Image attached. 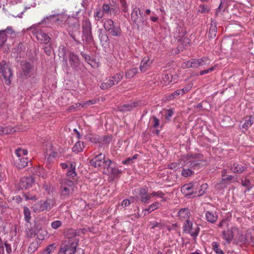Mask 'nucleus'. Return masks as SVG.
I'll return each mask as SVG.
<instances>
[{
	"label": "nucleus",
	"instance_id": "nucleus-26",
	"mask_svg": "<svg viewBox=\"0 0 254 254\" xmlns=\"http://www.w3.org/2000/svg\"><path fill=\"white\" fill-rule=\"evenodd\" d=\"M160 204L159 202H156L150 205L147 208L143 210L144 215L148 214L151 212L159 208Z\"/></svg>",
	"mask_w": 254,
	"mask_h": 254
},
{
	"label": "nucleus",
	"instance_id": "nucleus-64",
	"mask_svg": "<svg viewBox=\"0 0 254 254\" xmlns=\"http://www.w3.org/2000/svg\"><path fill=\"white\" fill-rule=\"evenodd\" d=\"M180 91H181V90H180L179 89V90H177L176 91H175L174 92L172 93L169 96V99H174V98H176L177 96H179L180 95H181Z\"/></svg>",
	"mask_w": 254,
	"mask_h": 254
},
{
	"label": "nucleus",
	"instance_id": "nucleus-42",
	"mask_svg": "<svg viewBox=\"0 0 254 254\" xmlns=\"http://www.w3.org/2000/svg\"><path fill=\"white\" fill-rule=\"evenodd\" d=\"M201 166V164L199 161L198 160H194L190 162V164L189 165V167L191 169H198L200 168V166Z\"/></svg>",
	"mask_w": 254,
	"mask_h": 254
},
{
	"label": "nucleus",
	"instance_id": "nucleus-32",
	"mask_svg": "<svg viewBox=\"0 0 254 254\" xmlns=\"http://www.w3.org/2000/svg\"><path fill=\"white\" fill-rule=\"evenodd\" d=\"M102 166H103L104 170L106 169V171L105 170L104 171V173L108 174L110 172V168H112L113 164L110 159H108L107 160H105V163Z\"/></svg>",
	"mask_w": 254,
	"mask_h": 254
},
{
	"label": "nucleus",
	"instance_id": "nucleus-40",
	"mask_svg": "<svg viewBox=\"0 0 254 254\" xmlns=\"http://www.w3.org/2000/svg\"><path fill=\"white\" fill-rule=\"evenodd\" d=\"M137 154L134 155L132 157H128L126 160L122 161V163L125 165H131L134 162V160L137 158Z\"/></svg>",
	"mask_w": 254,
	"mask_h": 254
},
{
	"label": "nucleus",
	"instance_id": "nucleus-43",
	"mask_svg": "<svg viewBox=\"0 0 254 254\" xmlns=\"http://www.w3.org/2000/svg\"><path fill=\"white\" fill-rule=\"evenodd\" d=\"M195 187V184H188L184 185L182 188V190L184 191H190L191 190H194Z\"/></svg>",
	"mask_w": 254,
	"mask_h": 254
},
{
	"label": "nucleus",
	"instance_id": "nucleus-54",
	"mask_svg": "<svg viewBox=\"0 0 254 254\" xmlns=\"http://www.w3.org/2000/svg\"><path fill=\"white\" fill-rule=\"evenodd\" d=\"M94 16L97 20H100L103 17V12L100 10H97L94 14Z\"/></svg>",
	"mask_w": 254,
	"mask_h": 254
},
{
	"label": "nucleus",
	"instance_id": "nucleus-20",
	"mask_svg": "<svg viewBox=\"0 0 254 254\" xmlns=\"http://www.w3.org/2000/svg\"><path fill=\"white\" fill-rule=\"evenodd\" d=\"M59 56L60 59H62L64 64L67 65V60L66 58V48L64 46H61L59 49Z\"/></svg>",
	"mask_w": 254,
	"mask_h": 254
},
{
	"label": "nucleus",
	"instance_id": "nucleus-1",
	"mask_svg": "<svg viewBox=\"0 0 254 254\" xmlns=\"http://www.w3.org/2000/svg\"><path fill=\"white\" fill-rule=\"evenodd\" d=\"M27 153V150L25 149L18 148L15 150L14 163L17 168L21 169L27 166L29 160L27 157H25Z\"/></svg>",
	"mask_w": 254,
	"mask_h": 254
},
{
	"label": "nucleus",
	"instance_id": "nucleus-5",
	"mask_svg": "<svg viewBox=\"0 0 254 254\" xmlns=\"http://www.w3.org/2000/svg\"><path fill=\"white\" fill-rule=\"evenodd\" d=\"M17 36V33L15 32L11 26H8L4 30H0V45L2 46L7 39H8L9 41H14V39Z\"/></svg>",
	"mask_w": 254,
	"mask_h": 254
},
{
	"label": "nucleus",
	"instance_id": "nucleus-61",
	"mask_svg": "<svg viewBox=\"0 0 254 254\" xmlns=\"http://www.w3.org/2000/svg\"><path fill=\"white\" fill-rule=\"evenodd\" d=\"M180 163H172L168 165L169 168L173 170H177L180 167Z\"/></svg>",
	"mask_w": 254,
	"mask_h": 254
},
{
	"label": "nucleus",
	"instance_id": "nucleus-58",
	"mask_svg": "<svg viewBox=\"0 0 254 254\" xmlns=\"http://www.w3.org/2000/svg\"><path fill=\"white\" fill-rule=\"evenodd\" d=\"M121 172L119 169L115 168L113 165L112 168H110V172L108 174L117 175L120 174Z\"/></svg>",
	"mask_w": 254,
	"mask_h": 254
},
{
	"label": "nucleus",
	"instance_id": "nucleus-50",
	"mask_svg": "<svg viewBox=\"0 0 254 254\" xmlns=\"http://www.w3.org/2000/svg\"><path fill=\"white\" fill-rule=\"evenodd\" d=\"M199 66H205L209 64V60L206 57L199 59Z\"/></svg>",
	"mask_w": 254,
	"mask_h": 254
},
{
	"label": "nucleus",
	"instance_id": "nucleus-14",
	"mask_svg": "<svg viewBox=\"0 0 254 254\" xmlns=\"http://www.w3.org/2000/svg\"><path fill=\"white\" fill-rule=\"evenodd\" d=\"M105 155L100 154L91 160L89 163L91 166L97 168L101 167L105 163Z\"/></svg>",
	"mask_w": 254,
	"mask_h": 254
},
{
	"label": "nucleus",
	"instance_id": "nucleus-62",
	"mask_svg": "<svg viewBox=\"0 0 254 254\" xmlns=\"http://www.w3.org/2000/svg\"><path fill=\"white\" fill-rule=\"evenodd\" d=\"M228 225V221L226 219H223L219 223L218 226L219 228H222L224 227H227Z\"/></svg>",
	"mask_w": 254,
	"mask_h": 254
},
{
	"label": "nucleus",
	"instance_id": "nucleus-24",
	"mask_svg": "<svg viewBox=\"0 0 254 254\" xmlns=\"http://www.w3.org/2000/svg\"><path fill=\"white\" fill-rule=\"evenodd\" d=\"M199 63L198 59H191L184 64L187 68H197L199 67Z\"/></svg>",
	"mask_w": 254,
	"mask_h": 254
},
{
	"label": "nucleus",
	"instance_id": "nucleus-25",
	"mask_svg": "<svg viewBox=\"0 0 254 254\" xmlns=\"http://www.w3.org/2000/svg\"><path fill=\"white\" fill-rule=\"evenodd\" d=\"M206 219L210 223L216 222L218 219L217 215L210 211H206L205 213Z\"/></svg>",
	"mask_w": 254,
	"mask_h": 254
},
{
	"label": "nucleus",
	"instance_id": "nucleus-31",
	"mask_svg": "<svg viewBox=\"0 0 254 254\" xmlns=\"http://www.w3.org/2000/svg\"><path fill=\"white\" fill-rule=\"evenodd\" d=\"M91 31V24L89 19H85L82 23V32Z\"/></svg>",
	"mask_w": 254,
	"mask_h": 254
},
{
	"label": "nucleus",
	"instance_id": "nucleus-47",
	"mask_svg": "<svg viewBox=\"0 0 254 254\" xmlns=\"http://www.w3.org/2000/svg\"><path fill=\"white\" fill-rule=\"evenodd\" d=\"M200 188V189L197 193L198 196H201L205 192L206 190L208 188V185L207 184H203L201 185Z\"/></svg>",
	"mask_w": 254,
	"mask_h": 254
},
{
	"label": "nucleus",
	"instance_id": "nucleus-8",
	"mask_svg": "<svg viewBox=\"0 0 254 254\" xmlns=\"http://www.w3.org/2000/svg\"><path fill=\"white\" fill-rule=\"evenodd\" d=\"M21 71L20 77L22 79H27L33 74V66L29 62L22 61L20 63Z\"/></svg>",
	"mask_w": 254,
	"mask_h": 254
},
{
	"label": "nucleus",
	"instance_id": "nucleus-36",
	"mask_svg": "<svg viewBox=\"0 0 254 254\" xmlns=\"http://www.w3.org/2000/svg\"><path fill=\"white\" fill-rule=\"evenodd\" d=\"M83 39L87 43H91L93 40V36L91 31L82 32Z\"/></svg>",
	"mask_w": 254,
	"mask_h": 254
},
{
	"label": "nucleus",
	"instance_id": "nucleus-18",
	"mask_svg": "<svg viewBox=\"0 0 254 254\" xmlns=\"http://www.w3.org/2000/svg\"><path fill=\"white\" fill-rule=\"evenodd\" d=\"M33 183L34 180L32 177H24L21 179L19 183V186L21 189H26L31 187Z\"/></svg>",
	"mask_w": 254,
	"mask_h": 254
},
{
	"label": "nucleus",
	"instance_id": "nucleus-46",
	"mask_svg": "<svg viewBox=\"0 0 254 254\" xmlns=\"http://www.w3.org/2000/svg\"><path fill=\"white\" fill-rule=\"evenodd\" d=\"M123 76V72L117 73L114 75L113 77L114 80V83L117 84L122 79Z\"/></svg>",
	"mask_w": 254,
	"mask_h": 254
},
{
	"label": "nucleus",
	"instance_id": "nucleus-21",
	"mask_svg": "<svg viewBox=\"0 0 254 254\" xmlns=\"http://www.w3.org/2000/svg\"><path fill=\"white\" fill-rule=\"evenodd\" d=\"M137 106L136 102H133L129 104H126L118 107V110L121 112L130 111Z\"/></svg>",
	"mask_w": 254,
	"mask_h": 254
},
{
	"label": "nucleus",
	"instance_id": "nucleus-49",
	"mask_svg": "<svg viewBox=\"0 0 254 254\" xmlns=\"http://www.w3.org/2000/svg\"><path fill=\"white\" fill-rule=\"evenodd\" d=\"M54 249V244L50 245L43 252L42 254H51Z\"/></svg>",
	"mask_w": 254,
	"mask_h": 254
},
{
	"label": "nucleus",
	"instance_id": "nucleus-38",
	"mask_svg": "<svg viewBox=\"0 0 254 254\" xmlns=\"http://www.w3.org/2000/svg\"><path fill=\"white\" fill-rule=\"evenodd\" d=\"M114 22L110 19H107L104 23V27L107 31L110 30L114 25Z\"/></svg>",
	"mask_w": 254,
	"mask_h": 254
},
{
	"label": "nucleus",
	"instance_id": "nucleus-17",
	"mask_svg": "<svg viewBox=\"0 0 254 254\" xmlns=\"http://www.w3.org/2000/svg\"><path fill=\"white\" fill-rule=\"evenodd\" d=\"M152 61H151L148 57H144L141 61L139 69L142 72H144L148 70L152 64Z\"/></svg>",
	"mask_w": 254,
	"mask_h": 254
},
{
	"label": "nucleus",
	"instance_id": "nucleus-30",
	"mask_svg": "<svg viewBox=\"0 0 254 254\" xmlns=\"http://www.w3.org/2000/svg\"><path fill=\"white\" fill-rule=\"evenodd\" d=\"M137 72L138 69L136 67L132 68L127 70L125 76L127 78H131L137 74Z\"/></svg>",
	"mask_w": 254,
	"mask_h": 254
},
{
	"label": "nucleus",
	"instance_id": "nucleus-45",
	"mask_svg": "<svg viewBox=\"0 0 254 254\" xmlns=\"http://www.w3.org/2000/svg\"><path fill=\"white\" fill-rule=\"evenodd\" d=\"M38 244L37 242L31 243L28 248V253L31 254L33 253L38 248Z\"/></svg>",
	"mask_w": 254,
	"mask_h": 254
},
{
	"label": "nucleus",
	"instance_id": "nucleus-56",
	"mask_svg": "<svg viewBox=\"0 0 254 254\" xmlns=\"http://www.w3.org/2000/svg\"><path fill=\"white\" fill-rule=\"evenodd\" d=\"M102 12H105L106 13H111L112 10H113V9H111L110 6L107 4H103L102 6Z\"/></svg>",
	"mask_w": 254,
	"mask_h": 254
},
{
	"label": "nucleus",
	"instance_id": "nucleus-23",
	"mask_svg": "<svg viewBox=\"0 0 254 254\" xmlns=\"http://www.w3.org/2000/svg\"><path fill=\"white\" fill-rule=\"evenodd\" d=\"M179 216L182 220L189 219L190 212L188 208H182L178 212Z\"/></svg>",
	"mask_w": 254,
	"mask_h": 254
},
{
	"label": "nucleus",
	"instance_id": "nucleus-63",
	"mask_svg": "<svg viewBox=\"0 0 254 254\" xmlns=\"http://www.w3.org/2000/svg\"><path fill=\"white\" fill-rule=\"evenodd\" d=\"M111 87H112V86L110 85V84H109V82L108 81V80H107L106 82H105L104 83H102L100 86V88L103 90L107 89L110 88Z\"/></svg>",
	"mask_w": 254,
	"mask_h": 254
},
{
	"label": "nucleus",
	"instance_id": "nucleus-52",
	"mask_svg": "<svg viewBox=\"0 0 254 254\" xmlns=\"http://www.w3.org/2000/svg\"><path fill=\"white\" fill-rule=\"evenodd\" d=\"M193 174L192 171L190 169H183L182 172V175L184 177H187L191 176Z\"/></svg>",
	"mask_w": 254,
	"mask_h": 254
},
{
	"label": "nucleus",
	"instance_id": "nucleus-16",
	"mask_svg": "<svg viewBox=\"0 0 254 254\" xmlns=\"http://www.w3.org/2000/svg\"><path fill=\"white\" fill-rule=\"evenodd\" d=\"M234 232H239V229L236 227H232L231 229H228L226 231H223L222 232L223 238L225 240L227 243H230L234 237Z\"/></svg>",
	"mask_w": 254,
	"mask_h": 254
},
{
	"label": "nucleus",
	"instance_id": "nucleus-4",
	"mask_svg": "<svg viewBox=\"0 0 254 254\" xmlns=\"http://www.w3.org/2000/svg\"><path fill=\"white\" fill-rule=\"evenodd\" d=\"M131 19L133 23L137 26L139 30L144 28L146 20L142 16V13L139 8L136 7L133 9L131 14Z\"/></svg>",
	"mask_w": 254,
	"mask_h": 254
},
{
	"label": "nucleus",
	"instance_id": "nucleus-41",
	"mask_svg": "<svg viewBox=\"0 0 254 254\" xmlns=\"http://www.w3.org/2000/svg\"><path fill=\"white\" fill-rule=\"evenodd\" d=\"M23 212L25 221L28 223L29 222L31 219V213L29 209L27 207L25 206L24 207Z\"/></svg>",
	"mask_w": 254,
	"mask_h": 254
},
{
	"label": "nucleus",
	"instance_id": "nucleus-3",
	"mask_svg": "<svg viewBox=\"0 0 254 254\" xmlns=\"http://www.w3.org/2000/svg\"><path fill=\"white\" fill-rule=\"evenodd\" d=\"M0 74L3 77L4 82L6 85L11 83L12 72L10 64L5 61L0 62Z\"/></svg>",
	"mask_w": 254,
	"mask_h": 254
},
{
	"label": "nucleus",
	"instance_id": "nucleus-7",
	"mask_svg": "<svg viewBox=\"0 0 254 254\" xmlns=\"http://www.w3.org/2000/svg\"><path fill=\"white\" fill-rule=\"evenodd\" d=\"M78 240H74L73 242H65L61 245L60 254H74L78 246Z\"/></svg>",
	"mask_w": 254,
	"mask_h": 254
},
{
	"label": "nucleus",
	"instance_id": "nucleus-48",
	"mask_svg": "<svg viewBox=\"0 0 254 254\" xmlns=\"http://www.w3.org/2000/svg\"><path fill=\"white\" fill-rule=\"evenodd\" d=\"M162 79L165 83H169L172 81V75L168 73L164 74L163 75Z\"/></svg>",
	"mask_w": 254,
	"mask_h": 254
},
{
	"label": "nucleus",
	"instance_id": "nucleus-19",
	"mask_svg": "<svg viewBox=\"0 0 254 254\" xmlns=\"http://www.w3.org/2000/svg\"><path fill=\"white\" fill-rule=\"evenodd\" d=\"M247 168L245 165H242L238 163H234L230 166V170L234 173L241 174L245 172Z\"/></svg>",
	"mask_w": 254,
	"mask_h": 254
},
{
	"label": "nucleus",
	"instance_id": "nucleus-12",
	"mask_svg": "<svg viewBox=\"0 0 254 254\" xmlns=\"http://www.w3.org/2000/svg\"><path fill=\"white\" fill-rule=\"evenodd\" d=\"M74 189L73 182L66 180L61 187V194L64 196H67L71 193Z\"/></svg>",
	"mask_w": 254,
	"mask_h": 254
},
{
	"label": "nucleus",
	"instance_id": "nucleus-60",
	"mask_svg": "<svg viewBox=\"0 0 254 254\" xmlns=\"http://www.w3.org/2000/svg\"><path fill=\"white\" fill-rule=\"evenodd\" d=\"M96 103V101L95 100H89L85 102L82 103V107L86 108L87 106L94 104Z\"/></svg>",
	"mask_w": 254,
	"mask_h": 254
},
{
	"label": "nucleus",
	"instance_id": "nucleus-9",
	"mask_svg": "<svg viewBox=\"0 0 254 254\" xmlns=\"http://www.w3.org/2000/svg\"><path fill=\"white\" fill-rule=\"evenodd\" d=\"M133 194L135 197H138L139 200L143 203H149L151 198V195L148 193V190L146 188H140L133 190Z\"/></svg>",
	"mask_w": 254,
	"mask_h": 254
},
{
	"label": "nucleus",
	"instance_id": "nucleus-13",
	"mask_svg": "<svg viewBox=\"0 0 254 254\" xmlns=\"http://www.w3.org/2000/svg\"><path fill=\"white\" fill-rule=\"evenodd\" d=\"M254 122V117L253 116H249L245 117L243 121L241 122L240 127H242L244 131H246L248 128L253 125Z\"/></svg>",
	"mask_w": 254,
	"mask_h": 254
},
{
	"label": "nucleus",
	"instance_id": "nucleus-55",
	"mask_svg": "<svg viewBox=\"0 0 254 254\" xmlns=\"http://www.w3.org/2000/svg\"><path fill=\"white\" fill-rule=\"evenodd\" d=\"M62 223L60 220L55 221L51 223V227L54 229H57L62 226Z\"/></svg>",
	"mask_w": 254,
	"mask_h": 254
},
{
	"label": "nucleus",
	"instance_id": "nucleus-44",
	"mask_svg": "<svg viewBox=\"0 0 254 254\" xmlns=\"http://www.w3.org/2000/svg\"><path fill=\"white\" fill-rule=\"evenodd\" d=\"M150 120L152 122V126L154 128H156L160 125V121L156 116H152Z\"/></svg>",
	"mask_w": 254,
	"mask_h": 254
},
{
	"label": "nucleus",
	"instance_id": "nucleus-28",
	"mask_svg": "<svg viewBox=\"0 0 254 254\" xmlns=\"http://www.w3.org/2000/svg\"><path fill=\"white\" fill-rule=\"evenodd\" d=\"M65 237L69 240L77 236L76 230L69 229L64 232Z\"/></svg>",
	"mask_w": 254,
	"mask_h": 254
},
{
	"label": "nucleus",
	"instance_id": "nucleus-11",
	"mask_svg": "<svg viewBox=\"0 0 254 254\" xmlns=\"http://www.w3.org/2000/svg\"><path fill=\"white\" fill-rule=\"evenodd\" d=\"M52 206V201L50 199H47L45 201H39L35 204L33 206V210L35 212L38 213L50 209Z\"/></svg>",
	"mask_w": 254,
	"mask_h": 254
},
{
	"label": "nucleus",
	"instance_id": "nucleus-27",
	"mask_svg": "<svg viewBox=\"0 0 254 254\" xmlns=\"http://www.w3.org/2000/svg\"><path fill=\"white\" fill-rule=\"evenodd\" d=\"M75 166L76 165L74 162L71 163L67 173V176L73 179L76 176V173L75 171Z\"/></svg>",
	"mask_w": 254,
	"mask_h": 254
},
{
	"label": "nucleus",
	"instance_id": "nucleus-10",
	"mask_svg": "<svg viewBox=\"0 0 254 254\" xmlns=\"http://www.w3.org/2000/svg\"><path fill=\"white\" fill-rule=\"evenodd\" d=\"M30 29L33 35L35 36L36 39L41 43L47 44L50 40L48 35L43 32L42 30L36 29L35 27H31Z\"/></svg>",
	"mask_w": 254,
	"mask_h": 254
},
{
	"label": "nucleus",
	"instance_id": "nucleus-59",
	"mask_svg": "<svg viewBox=\"0 0 254 254\" xmlns=\"http://www.w3.org/2000/svg\"><path fill=\"white\" fill-rule=\"evenodd\" d=\"M164 226L161 223H156L155 224H153L151 229L160 230L163 228Z\"/></svg>",
	"mask_w": 254,
	"mask_h": 254
},
{
	"label": "nucleus",
	"instance_id": "nucleus-34",
	"mask_svg": "<svg viewBox=\"0 0 254 254\" xmlns=\"http://www.w3.org/2000/svg\"><path fill=\"white\" fill-rule=\"evenodd\" d=\"M99 38L100 42L103 45H107L109 43V38L107 34L105 33L100 32L99 34Z\"/></svg>",
	"mask_w": 254,
	"mask_h": 254
},
{
	"label": "nucleus",
	"instance_id": "nucleus-39",
	"mask_svg": "<svg viewBox=\"0 0 254 254\" xmlns=\"http://www.w3.org/2000/svg\"><path fill=\"white\" fill-rule=\"evenodd\" d=\"M216 32L217 28L216 25H213L212 24H211L209 28V30L208 34V37L211 38L215 37L216 34Z\"/></svg>",
	"mask_w": 254,
	"mask_h": 254
},
{
	"label": "nucleus",
	"instance_id": "nucleus-6",
	"mask_svg": "<svg viewBox=\"0 0 254 254\" xmlns=\"http://www.w3.org/2000/svg\"><path fill=\"white\" fill-rule=\"evenodd\" d=\"M199 230L200 229L197 224H193L190 219L186 220L183 226V231L185 233L190 234L194 240L198 236Z\"/></svg>",
	"mask_w": 254,
	"mask_h": 254
},
{
	"label": "nucleus",
	"instance_id": "nucleus-15",
	"mask_svg": "<svg viewBox=\"0 0 254 254\" xmlns=\"http://www.w3.org/2000/svg\"><path fill=\"white\" fill-rule=\"evenodd\" d=\"M69 61L71 66L76 70H78L82 66L78 56L73 53L70 54Z\"/></svg>",
	"mask_w": 254,
	"mask_h": 254
},
{
	"label": "nucleus",
	"instance_id": "nucleus-2",
	"mask_svg": "<svg viewBox=\"0 0 254 254\" xmlns=\"http://www.w3.org/2000/svg\"><path fill=\"white\" fill-rule=\"evenodd\" d=\"M46 18L50 20L54 19L55 22H60L61 23L65 22L68 25L70 23L73 24V27L75 30H77L79 28V25L77 20L75 18H69V16L64 12L51 15L47 17Z\"/></svg>",
	"mask_w": 254,
	"mask_h": 254
},
{
	"label": "nucleus",
	"instance_id": "nucleus-37",
	"mask_svg": "<svg viewBox=\"0 0 254 254\" xmlns=\"http://www.w3.org/2000/svg\"><path fill=\"white\" fill-rule=\"evenodd\" d=\"M212 249L216 254H225L224 252L219 248V244L216 242H213L212 243Z\"/></svg>",
	"mask_w": 254,
	"mask_h": 254
},
{
	"label": "nucleus",
	"instance_id": "nucleus-22",
	"mask_svg": "<svg viewBox=\"0 0 254 254\" xmlns=\"http://www.w3.org/2000/svg\"><path fill=\"white\" fill-rule=\"evenodd\" d=\"M251 233L249 232H248L246 235L245 236L243 234H241V233H239V231L238 232V243H245L246 242H251Z\"/></svg>",
	"mask_w": 254,
	"mask_h": 254
},
{
	"label": "nucleus",
	"instance_id": "nucleus-53",
	"mask_svg": "<svg viewBox=\"0 0 254 254\" xmlns=\"http://www.w3.org/2000/svg\"><path fill=\"white\" fill-rule=\"evenodd\" d=\"M151 195V197L152 196H157L160 198H163V196L165 195V194L162 192L161 191H154L150 194ZM163 200H166L165 199H163Z\"/></svg>",
	"mask_w": 254,
	"mask_h": 254
},
{
	"label": "nucleus",
	"instance_id": "nucleus-29",
	"mask_svg": "<svg viewBox=\"0 0 254 254\" xmlns=\"http://www.w3.org/2000/svg\"><path fill=\"white\" fill-rule=\"evenodd\" d=\"M84 148L83 143L80 141H77L72 148V151L78 153L82 151Z\"/></svg>",
	"mask_w": 254,
	"mask_h": 254
},
{
	"label": "nucleus",
	"instance_id": "nucleus-33",
	"mask_svg": "<svg viewBox=\"0 0 254 254\" xmlns=\"http://www.w3.org/2000/svg\"><path fill=\"white\" fill-rule=\"evenodd\" d=\"M108 31L110 34L113 36H120L121 34V30L119 26H114Z\"/></svg>",
	"mask_w": 254,
	"mask_h": 254
},
{
	"label": "nucleus",
	"instance_id": "nucleus-51",
	"mask_svg": "<svg viewBox=\"0 0 254 254\" xmlns=\"http://www.w3.org/2000/svg\"><path fill=\"white\" fill-rule=\"evenodd\" d=\"M174 111L172 109L166 110L165 111V118L167 122L170 121V118L173 116Z\"/></svg>",
	"mask_w": 254,
	"mask_h": 254
},
{
	"label": "nucleus",
	"instance_id": "nucleus-35",
	"mask_svg": "<svg viewBox=\"0 0 254 254\" xmlns=\"http://www.w3.org/2000/svg\"><path fill=\"white\" fill-rule=\"evenodd\" d=\"M241 184L247 189V191H249L253 188V185L250 180L245 178L241 180Z\"/></svg>",
	"mask_w": 254,
	"mask_h": 254
},
{
	"label": "nucleus",
	"instance_id": "nucleus-57",
	"mask_svg": "<svg viewBox=\"0 0 254 254\" xmlns=\"http://www.w3.org/2000/svg\"><path fill=\"white\" fill-rule=\"evenodd\" d=\"M209 11V9L206 5L202 4V5H200L199 7L198 11L201 13L208 12Z\"/></svg>",
	"mask_w": 254,
	"mask_h": 254
}]
</instances>
